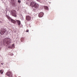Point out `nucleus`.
<instances>
[{
  "instance_id": "obj_10",
  "label": "nucleus",
  "mask_w": 77,
  "mask_h": 77,
  "mask_svg": "<svg viewBox=\"0 0 77 77\" xmlns=\"http://www.w3.org/2000/svg\"><path fill=\"white\" fill-rule=\"evenodd\" d=\"M11 0L12 2V5L13 4V6H14V5H15V4L14 2V0Z\"/></svg>"
},
{
  "instance_id": "obj_11",
  "label": "nucleus",
  "mask_w": 77,
  "mask_h": 77,
  "mask_svg": "<svg viewBox=\"0 0 77 77\" xmlns=\"http://www.w3.org/2000/svg\"><path fill=\"white\" fill-rule=\"evenodd\" d=\"M44 8L45 9H46V10H47V11H48V7L46 6H45L44 7Z\"/></svg>"
},
{
  "instance_id": "obj_9",
  "label": "nucleus",
  "mask_w": 77,
  "mask_h": 77,
  "mask_svg": "<svg viewBox=\"0 0 77 77\" xmlns=\"http://www.w3.org/2000/svg\"><path fill=\"white\" fill-rule=\"evenodd\" d=\"M11 22H12L13 23H14V24H15V23H16V21L12 19H11Z\"/></svg>"
},
{
  "instance_id": "obj_14",
  "label": "nucleus",
  "mask_w": 77,
  "mask_h": 77,
  "mask_svg": "<svg viewBox=\"0 0 77 77\" xmlns=\"http://www.w3.org/2000/svg\"><path fill=\"white\" fill-rule=\"evenodd\" d=\"M9 54H10V55H11V56H13V55H14V54H12V53L11 54V53H9Z\"/></svg>"
},
{
  "instance_id": "obj_12",
  "label": "nucleus",
  "mask_w": 77,
  "mask_h": 77,
  "mask_svg": "<svg viewBox=\"0 0 77 77\" xmlns=\"http://www.w3.org/2000/svg\"><path fill=\"white\" fill-rule=\"evenodd\" d=\"M24 40V39L23 38H22L21 39V42H23V41Z\"/></svg>"
},
{
  "instance_id": "obj_13",
  "label": "nucleus",
  "mask_w": 77,
  "mask_h": 77,
  "mask_svg": "<svg viewBox=\"0 0 77 77\" xmlns=\"http://www.w3.org/2000/svg\"><path fill=\"white\" fill-rule=\"evenodd\" d=\"M0 72L1 74H3V71L2 70H1Z\"/></svg>"
},
{
  "instance_id": "obj_17",
  "label": "nucleus",
  "mask_w": 77,
  "mask_h": 77,
  "mask_svg": "<svg viewBox=\"0 0 77 77\" xmlns=\"http://www.w3.org/2000/svg\"><path fill=\"white\" fill-rule=\"evenodd\" d=\"M1 64L2 65H3V63H2Z\"/></svg>"
},
{
  "instance_id": "obj_19",
  "label": "nucleus",
  "mask_w": 77,
  "mask_h": 77,
  "mask_svg": "<svg viewBox=\"0 0 77 77\" xmlns=\"http://www.w3.org/2000/svg\"><path fill=\"white\" fill-rule=\"evenodd\" d=\"M43 2H45V0H43Z\"/></svg>"
},
{
  "instance_id": "obj_1",
  "label": "nucleus",
  "mask_w": 77,
  "mask_h": 77,
  "mask_svg": "<svg viewBox=\"0 0 77 77\" xmlns=\"http://www.w3.org/2000/svg\"><path fill=\"white\" fill-rule=\"evenodd\" d=\"M3 43L4 44H7L6 46H7L8 48H12L11 43V39L9 38H6L4 39L3 41Z\"/></svg>"
},
{
  "instance_id": "obj_8",
  "label": "nucleus",
  "mask_w": 77,
  "mask_h": 77,
  "mask_svg": "<svg viewBox=\"0 0 77 77\" xmlns=\"http://www.w3.org/2000/svg\"><path fill=\"white\" fill-rule=\"evenodd\" d=\"M16 21L17 22V24L19 26H20L21 24V22L20 20H16Z\"/></svg>"
},
{
  "instance_id": "obj_7",
  "label": "nucleus",
  "mask_w": 77,
  "mask_h": 77,
  "mask_svg": "<svg viewBox=\"0 0 77 77\" xmlns=\"http://www.w3.org/2000/svg\"><path fill=\"white\" fill-rule=\"evenodd\" d=\"M44 15V13L41 12L39 13L38 14V17L40 18H41V17H42Z\"/></svg>"
},
{
  "instance_id": "obj_2",
  "label": "nucleus",
  "mask_w": 77,
  "mask_h": 77,
  "mask_svg": "<svg viewBox=\"0 0 77 77\" xmlns=\"http://www.w3.org/2000/svg\"><path fill=\"white\" fill-rule=\"evenodd\" d=\"M30 6L33 7L34 10H36L38 8L39 5L37 4L35 2H32L30 3Z\"/></svg>"
},
{
  "instance_id": "obj_4",
  "label": "nucleus",
  "mask_w": 77,
  "mask_h": 77,
  "mask_svg": "<svg viewBox=\"0 0 77 77\" xmlns=\"http://www.w3.org/2000/svg\"><path fill=\"white\" fill-rule=\"evenodd\" d=\"M6 75L9 77H12V73L10 71H8L6 73Z\"/></svg>"
},
{
  "instance_id": "obj_3",
  "label": "nucleus",
  "mask_w": 77,
  "mask_h": 77,
  "mask_svg": "<svg viewBox=\"0 0 77 77\" xmlns=\"http://www.w3.org/2000/svg\"><path fill=\"white\" fill-rule=\"evenodd\" d=\"M0 32L1 35H4L5 32H6V29L5 28H2L0 30Z\"/></svg>"
},
{
  "instance_id": "obj_5",
  "label": "nucleus",
  "mask_w": 77,
  "mask_h": 77,
  "mask_svg": "<svg viewBox=\"0 0 77 77\" xmlns=\"http://www.w3.org/2000/svg\"><path fill=\"white\" fill-rule=\"evenodd\" d=\"M11 13L13 16L15 17H17V15H16V11L15 10H12L11 11Z\"/></svg>"
},
{
  "instance_id": "obj_18",
  "label": "nucleus",
  "mask_w": 77,
  "mask_h": 77,
  "mask_svg": "<svg viewBox=\"0 0 77 77\" xmlns=\"http://www.w3.org/2000/svg\"><path fill=\"white\" fill-rule=\"evenodd\" d=\"M0 23H2V22L0 21Z\"/></svg>"
},
{
  "instance_id": "obj_20",
  "label": "nucleus",
  "mask_w": 77,
  "mask_h": 77,
  "mask_svg": "<svg viewBox=\"0 0 77 77\" xmlns=\"http://www.w3.org/2000/svg\"><path fill=\"white\" fill-rule=\"evenodd\" d=\"M14 44H13L12 45L13 47H14Z\"/></svg>"
},
{
  "instance_id": "obj_15",
  "label": "nucleus",
  "mask_w": 77,
  "mask_h": 77,
  "mask_svg": "<svg viewBox=\"0 0 77 77\" xmlns=\"http://www.w3.org/2000/svg\"><path fill=\"white\" fill-rule=\"evenodd\" d=\"M18 3H21V1H20V0H18Z\"/></svg>"
},
{
  "instance_id": "obj_6",
  "label": "nucleus",
  "mask_w": 77,
  "mask_h": 77,
  "mask_svg": "<svg viewBox=\"0 0 77 77\" xmlns=\"http://www.w3.org/2000/svg\"><path fill=\"white\" fill-rule=\"evenodd\" d=\"M32 18V17L31 16L28 15L26 16V19L27 21H30L31 20V19Z\"/></svg>"
},
{
  "instance_id": "obj_16",
  "label": "nucleus",
  "mask_w": 77,
  "mask_h": 77,
  "mask_svg": "<svg viewBox=\"0 0 77 77\" xmlns=\"http://www.w3.org/2000/svg\"><path fill=\"white\" fill-rule=\"evenodd\" d=\"M26 32H29V30H27L26 31Z\"/></svg>"
}]
</instances>
